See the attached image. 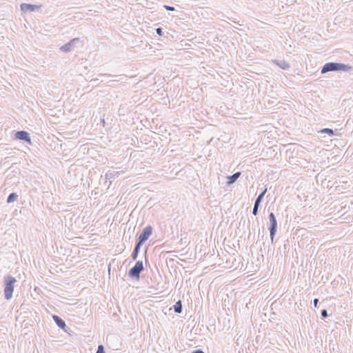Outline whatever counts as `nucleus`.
Returning a JSON list of instances; mask_svg holds the SVG:
<instances>
[{
    "mask_svg": "<svg viewBox=\"0 0 353 353\" xmlns=\"http://www.w3.org/2000/svg\"><path fill=\"white\" fill-rule=\"evenodd\" d=\"M156 32L157 34L159 35V36H161V37H165V34H164V32L163 30V28L159 27V28H156Z\"/></svg>",
    "mask_w": 353,
    "mask_h": 353,
    "instance_id": "obj_18",
    "label": "nucleus"
},
{
    "mask_svg": "<svg viewBox=\"0 0 353 353\" xmlns=\"http://www.w3.org/2000/svg\"><path fill=\"white\" fill-rule=\"evenodd\" d=\"M272 62L284 70H288L290 68V63L285 60L274 59Z\"/></svg>",
    "mask_w": 353,
    "mask_h": 353,
    "instance_id": "obj_10",
    "label": "nucleus"
},
{
    "mask_svg": "<svg viewBox=\"0 0 353 353\" xmlns=\"http://www.w3.org/2000/svg\"><path fill=\"white\" fill-rule=\"evenodd\" d=\"M353 67L348 64L337 62H328L321 68V73L322 74L329 72H350Z\"/></svg>",
    "mask_w": 353,
    "mask_h": 353,
    "instance_id": "obj_1",
    "label": "nucleus"
},
{
    "mask_svg": "<svg viewBox=\"0 0 353 353\" xmlns=\"http://www.w3.org/2000/svg\"><path fill=\"white\" fill-rule=\"evenodd\" d=\"M79 41H80V39L79 38L72 39L69 42H68L65 44L63 45L60 48V50H61V51L64 52H70L72 50V49L73 48L74 44L78 43V42H79Z\"/></svg>",
    "mask_w": 353,
    "mask_h": 353,
    "instance_id": "obj_9",
    "label": "nucleus"
},
{
    "mask_svg": "<svg viewBox=\"0 0 353 353\" xmlns=\"http://www.w3.org/2000/svg\"><path fill=\"white\" fill-rule=\"evenodd\" d=\"M52 319L54 320V321L55 322V323L59 328L66 331V330H65L66 324H65V321L60 316L54 314V315H52Z\"/></svg>",
    "mask_w": 353,
    "mask_h": 353,
    "instance_id": "obj_11",
    "label": "nucleus"
},
{
    "mask_svg": "<svg viewBox=\"0 0 353 353\" xmlns=\"http://www.w3.org/2000/svg\"><path fill=\"white\" fill-rule=\"evenodd\" d=\"M14 138L18 140L23 141L31 144V138L30 134L25 130L17 131L14 134Z\"/></svg>",
    "mask_w": 353,
    "mask_h": 353,
    "instance_id": "obj_7",
    "label": "nucleus"
},
{
    "mask_svg": "<svg viewBox=\"0 0 353 353\" xmlns=\"http://www.w3.org/2000/svg\"><path fill=\"white\" fill-rule=\"evenodd\" d=\"M268 219H269V223H270L268 230L270 231V236L271 243H273L274 236L277 232V228H278L277 221H276V216L273 212L270 213Z\"/></svg>",
    "mask_w": 353,
    "mask_h": 353,
    "instance_id": "obj_4",
    "label": "nucleus"
},
{
    "mask_svg": "<svg viewBox=\"0 0 353 353\" xmlns=\"http://www.w3.org/2000/svg\"><path fill=\"white\" fill-rule=\"evenodd\" d=\"M152 231L153 228L151 225H147L140 233L137 242L143 245L152 234Z\"/></svg>",
    "mask_w": 353,
    "mask_h": 353,
    "instance_id": "obj_5",
    "label": "nucleus"
},
{
    "mask_svg": "<svg viewBox=\"0 0 353 353\" xmlns=\"http://www.w3.org/2000/svg\"><path fill=\"white\" fill-rule=\"evenodd\" d=\"M142 245H143L142 244H141V243H139L136 241L134 250L132 251V253L131 254V257H132V259L133 261H136L137 260V259L138 257V255H139V253L140 252L141 247Z\"/></svg>",
    "mask_w": 353,
    "mask_h": 353,
    "instance_id": "obj_12",
    "label": "nucleus"
},
{
    "mask_svg": "<svg viewBox=\"0 0 353 353\" xmlns=\"http://www.w3.org/2000/svg\"><path fill=\"white\" fill-rule=\"evenodd\" d=\"M318 303H319V299H314L313 301L314 307L316 308L319 307Z\"/></svg>",
    "mask_w": 353,
    "mask_h": 353,
    "instance_id": "obj_22",
    "label": "nucleus"
},
{
    "mask_svg": "<svg viewBox=\"0 0 353 353\" xmlns=\"http://www.w3.org/2000/svg\"><path fill=\"white\" fill-rule=\"evenodd\" d=\"M173 307H174V312H176L177 314L181 313L182 310H183V305H182L181 301L179 300L177 302H176V303L174 305Z\"/></svg>",
    "mask_w": 353,
    "mask_h": 353,
    "instance_id": "obj_15",
    "label": "nucleus"
},
{
    "mask_svg": "<svg viewBox=\"0 0 353 353\" xmlns=\"http://www.w3.org/2000/svg\"><path fill=\"white\" fill-rule=\"evenodd\" d=\"M104 75H107L106 74H104ZM108 76H112L111 74H108ZM99 76H103V74H99Z\"/></svg>",
    "mask_w": 353,
    "mask_h": 353,
    "instance_id": "obj_24",
    "label": "nucleus"
},
{
    "mask_svg": "<svg viewBox=\"0 0 353 353\" xmlns=\"http://www.w3.org/2000/svg\"><path fill=\"white\" fill-rule=\"evenodd\" d=\"M266 192H267V188H265V190H263L258 195V196L256 197V199L254 201L253 209H252V214L255 216L257 215L259 213V207L261 201H263L264 196L266 194Z\"/></svg>",
    "mask_w": 353,
    "mask_h": 353,
    "instance_id": "obj_6",
    "label": "nucleus"
},
{
    "mask_svg": "<svg viewBox=\"0 0 353 353\" xmlns=\"http://www.w3.org/2000/svg\"><path fill=\"white\" fill-rule=\"evenodd\" d=\"M321 318L323 319L327 317L328 314H327V310H325V309L322 310L321 312Z\"/></svg>",
    "mask_w": 353,
    "mask_h": 353,
    "instance_id": "obj_20",
    "label": "nucleus"
},
{
    "mask_svg": "<svg viewBox=\"0 0 353 353\" xmlns=\"http://www.w3.org/2000/svg\"><path fill=\"white\" fill-rule=\"evenodd\" d=\"M17 282V279L11 276L6 275L3 278V292L5 299L10 300L12 297L14 285Z\"/></svg>",
    "mask_w": 353,
    "mask_h": 353,
    "instance_id": "obj_2",
    "label": "nucleus"
},
{
    "mask_svg": "<svg viewBox=\"0 0 353 353\" xmlns=\"http://www.w3.org/2000/svg\"><path fill=\"white\" fill-rule=\"evenodd\" d=\"M191 353H205V352L201 349H196V350L192 351Z\"/></svg>",
    "mask_w": 353,
    "mask_h": 353,
    "instance_id": "obj_23",
    "label": "nucleus"
},
{
    "mask_svg": "<svg viewBox=\"0 0 353 353\" xmlns=\"http://www.w3.org/2000/svg\"><path fill=\"white\" fill-rule=\"evenodd\" d=\"M96 353H105L104 347L103 345H99L98 346L97 350Z\"/></svg>",
    "mask_w": 353,
    "mask_h": 353,
    "instance_id": "obj_19",
    "label": "nucleus"
},
{
    "mask_svg": "<svg viewBox=\"0 0 353 353\" xmlns=\"http://www.w3.org/2000/svg\"><path fill=\"white\" fill-rule=\"evenodd\" d=\"M41 7V6L34 5V4H30V3H23L20 5L21 10L23 12H35L39 10V9Z\"/></svg>",
    "mask_w": 353,
    "mask_h": 353,
    "instance_id": "obj_8",
    "label": "nucleus"
},
{
    "mask_svg": "<svg viewBox=\"0 0 353 353\" xmlns=\"http://www.w3.org/2000/svg\"><path fill=\"white\" fill-rule=\"evenodd\" d=\"M143 270L144 267L143 261H137L134 265L130 269L128 272V276L132 279L139 281L140 279V274Z\"/></svg>",
    "mask_w": 353,
    "mask_h": 353,
    "instance_id": "obj_3",
    "label": "nucleus"
},
{
    "mask_svg": "<svg viewBox=\"0 0 353 353\" xmlns=\"http://www.w3.org/2000/svg\"><path fill=\"white\" fill-rule=\"evenodd\" d=\"M163 7L165 8V10L168 11H174L175 10L174 7L171 6L164 5Z\"/></svg>",
    "mask_w": 353,
    "mask_h": 353,
    "instance_id": "obj_21",
    "label": "nucleus"
},
{
    "mask_svg": "<svg viewBox=\"0 0 353 353\" xmlns=\"http://www.w3.org/2000/svg\"><path fill=\"white\" fill-rule=\"evenodd\" d=\"M319 132L322 133V134H327L330 137H332L334 134V130L331 128H327L321 129L319 131Z\"/></svg>",
    "mask_w": 353,
    "mask_h": 353,
    "instance_id": "obj_17",
    "label": "nucleus"
},
{
    "mask_svg": "<svg viewBox=\"0 0 353 353\" xmlns=\"http://www.w3.org/2000/svg\"><path fill=\"white\" fill-rule=\"evenodd\" d=\"M119 172L117 171H109L106 173L105 178L108 180L115 179L119 176Z\"/></svg>",
    "mask_w": 353,
    "mask_h": 353,
    "instance_id": "obj_14",
    "label": "nucleus"
},
{
    "mask_svg": "<svg viewBox=\"0 0 353 353\" xmlns=\"http://www.w3.org/2000/svg\"><path fill=\"white\" fill-rule=\"evenodd\" d=\"M17 198H18V194L15 192H12L8 195L6 202L8 203H12V202L15 201L17 199Z\"/></svg>",
    "mask_w": 353,
    "mask_h": 353,
    "instance_id": "obj_16",
    "label": "nucleus"
},
{
    "mask_svg": "<svg viewBox=\"0 0 353 353\" xmlns=\"http://www.w3.org/2000/svg\"><path fill=\"white\" fill-rule=\"evenodd\" d=\"M241 172H236L234 174H233L232 175L228 176L227 177L228 185H231V184L234 183V182H236V180L239 179V177L241 176Z\"/></svg>",
    "mask_w": 353,
    "mask_h": 353,
    "instance_id": "obj_13",
    "label": "nucleus"
}]
</instances>
